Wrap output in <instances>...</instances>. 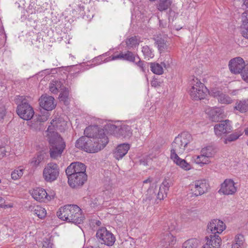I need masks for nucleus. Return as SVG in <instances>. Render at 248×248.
I'll use <instances>...</instances> for the list:
<instances>
[{"label": "nucleus", "mask_w": 248, "mask_h": 248, "mask_svg": "<svg viewBox=\"0 0 248 248\" xmlns=\"http://www.w3.org/2000/svg\"><path fill=\"white\" fill-rule=\"evenodd\" d=\"M85 136L78 140L75 146L89 153H96L103 149L108 142L104 130L97 126H90L84 130Z\"/></svg>", "instance_id": "obj_1"}, {"label": "nucleus", "mask_w": 248, "mask_h": 248, "mask_svg": "<svg viewBox=\"0 0 248 248\" xmlns=\"http://www.w3.org/2000/svg\"><path fill=\"white\" fill-rule=\"evenodd\" d=\"M55 121L52 120L51 125H49L46 133L47 139L50 145V155L52 158L57 159L61 156L62 153L65 148V144L62 138L58 133L54 131L52 127H57L55 125Z\"/></svg>", "instance_id": "obj_2"}, {"label": "nucleus", "mask_w": 248, "mask_h": 248, "mask_svg": "<svg viewBox=\"0 0 248 248\" xmlns=\"http://www.w3.org/2000/svg\"><path fill=\"white\" fill-rule=\"evenodd\" d=\"M57 215L62 220L75 224H80L84 219L81 209L77 205L68 204L62 207Z\"/></svg>", "instance_id": "obj_3"}, {"label": "nucleus", "mask_w": 248, "mask_h": 248, "mask_svg": "<svg viewBox=\"0 0 248 248\" xmlns=\"http://www.w3.org/2000/svg\"><path fill=\"white\" fill-rule=\"evenodd\" d=\"M192 140L191 135L187 132H184L178 135L171 144L170 156L182 154Z\"/></svg>", "instance_id": "obj_4"}, {"label": "nucleus", "mask_w": 248, "mask_h": 248, "mask_svg": "<svg viewBox=\"0 0 248 248\" xmlns=\"http://www.w3.org/2000/svg\"><path fill=\"white\" fill-rule=\"evenodd\" d=\"M191 87L189 91L191 98L195 100L203 99L207 91V88L197 78H193L191 83Z\"/></svg>", "instance_id": "obj_5"}, {"label": "nucleus", "mask_w": 248, "mask_h": 248, "mask_svg": "<svg viewBox=\"0 0 248 248\" xmlns=\"http://www.w3.org/2000/svg\"><path fill=\"white\" fill-rule=\"evenodd\" d=\"M59 168L55 163H48L43 170V176L45 180L52 182L56 180L59 175Z\"/></svg>", "instance_id": "obj_6"}, {"label": "nucleus", "mask_w": 248, "mask_h": 248, "mask_svg": "<svg viewBox=\"0 0 248 248\" xmlns=\"http://www.w3.org/2000/svg\"><path fill=\"white\" fill-rule=\"evenodd\" d=\"M96 237L101 244L108 246H112L115 242V236L105 227L99 229L96 233Z\"/></svg>", "instance_id": "obj_7"}, {"label": "nucleus", "mask_w": 248, "mask_h": 248, "mask_svg": "<svg viewBox=\"0 0 248 248\" xmlns=\"http://www.w3.org/2000/svg\"><path fill=\"white\" fill-rule=\"evenodd\" d=\"M231 122L229 120L221 121L214 126V131L216 135L222 139L227 134L232 131Z\"/></svg>", "instance_id": "obj_8"}, {"label": "nucleus", "mask_w": 248, "mask_h": 248, "mask_svg": "<svg viewBox=\"0 0 248 248\" xmlns=\"http://www.w3.org/2000/svg\"><path fill=\"white\" fill-rule=\"evenodd\" d=\"M16 112L19 117L25 120H31L34 114L32 108L26 102H22L17 106Z\"/></svg>", "instance_id": "obj_9"}, {"label": "nucleus", "mask_w": 248, "mask_h": 248, "mask_svg": "<svg viewBox=\"0 0 248 248\" xmlns=\"http://www.w3.org/2000/svg\"><path fill=\"white\" fill-rule=\"evenodd\" d=\"M86 167L85 165L80 162L72 163L66 169L65 173L66 175H82L83 176H87L85 173Z\"/></svg>", "instance_id": "obj_10"}, {"label": "nucleus", "mask_w": 248, "mask_h": 248, "mask_svg": "<svg viewBox=\"0 0 248 248\" xmlns=\"http://www.w3.org/2000/svg\"><path fill=\"white\" fill-rule=\"evenodd\" d=\"M226 228L224 222L218 219H213L207 225V232L210 235H218Z\"/></svg>", "instance_id": "obj_11"}, {"label": "nucleus", "mask_w": 248, "mask_h": 248, "mask_svg": "<svg viewBox=\"0 0 248 248\" xmlns=\"http://www.w3.org/2000/svg\"><path fill=\"white\" fill-rule=\"evenodd\" d=\"M111 128L114 130V134L118 138L128 140L132 135V129L130 126L127 125H122L120 127L112 125Z\"/></svg>", "instance_id": "obj_12"}, {"label": "nucleus", "mask_w": 248, "mask_h": 248, "mask_svg": "<svg viewBox=\"0 0 248 248\" xmlns=\"http://www.w3.org/2000/svg\"><path fill=\"white\" fill-rule=\"evenodd\" d=\"M32 197L39 202H46L53 198V195H49L46 190L41 187H36L31 192Z\"/></svg>", "instance_id": "obj_13"}, {"label": "nucleus", "mask_w": 248, "mask_h": 248, "mask_svg": "<svg viewBox=\"0 0 248 248\" xmlns=\"http://www.w3.org/2000/svg\"><path fill=\"white\" fill-rule=\"evenodd\" d=\"M245 64L244 60L239 57L234 58L229 62V66L230 71L234 74L241 73L244 69Z\"/></svg>", "instance_id": "obj_14"}, {"label": "nucleus", "mask_w": 248, "mask_h": 248, "mask_svg": "<svg viewBox=\"0 0 248 248\" xmlns=\"http://www.w3.org/2000/svg\"><path fill=\"white\" fill-rule=\"evenodd\" d=\"M39 104L41 107L47 111L52 110L56 106L54 97L46 95L41 96L39 99Z\"/></svg>", "instance_id": "obj_15"}, {"label": "nucleus", "mask_w": 248, "mask_h": 248, "mask_svg": "<svg viewBox=\"0 0 248 248\" xmlns=\"http://www.w3.org/2000/svg\"><path fill=\"white\" fill-rule=\"evenodd\" d=\"M68 184L72 188H78L82 186L87 180V176L81 175H67Z\"/></svg>", "instance_id": "obj_16"}, {"label": "nucleus", "mask_w": 248, "mask_h": 248, "mask_svg": "<svg viewBox=\"0 0 248 248\" xmlns=\"http://www.w3.org/2000/svg\"><path fill=\"white\" fill-rule=\"evenodd\" d=\"M194 192L196 196L202 195L207 192L209 188L208 182L205 179L199 180L194 182Z\"/></svg>", "instance_id": "obj_17"}, {"label": "nucleus", "mask_w": 248, "mask_h": 248, "mask_svg": "<svg viewBox=\"0 0 248 248\" xmlns=\"http://www.w3.org/2000/svg\"><path fill=\"white\" fill-rule=\"evenodd\" d=\"M234 185L235 184L233 180L226 179L221 184L219 192L222 193L224 195H232L236 191V187Z\"/></svg>", "instance_id": "obj_18"}, {"label": "nucleus", "mask_w": 248, "mask_h": 248, "mask_svg": "<svg viewBox=\"0 0 248 248\" xmlns=\"http://www.w3.org/2000/svg\"><path fill=\"white\" fill-rule=\"evenodd\" d=\"M176 239L169 231H166L162 234L160 245L165 248L172 247L176 243Z\"/></svg>", "instance_id": "obj_19"}, {"label": "nucleus", "mask_w": 248, "mask_h": 248, "mask_svg": "<svg viewBox=\"0 0 248 248\" xmlns=\"http://www.w3.org/2000/svg\"><path fill=\"white\" fill-rule=\"evenodd\" d=\"M210 94L217 98L218 101L221 104H229L232 102V99L230 96L217 89L212 90Z\"/></svg>", "instance_id": "obj_20"}, {"label": "nucleus", "mask_w": 248, "mask_h": 248, "mask_svg": "<svg viewBox=\"0 0 248 248\" xmlns=\"http://www.w3.org/2000/svg\"><path fill=\"white\" fill-rule=\"evenodd\" d=\"M221 240L218 235H210L202 248H219Z\"/></svg>", "instance_id": "obj_21"}, {"label": "nucleus", "mask_w": 248, "mask_h": 248, "mask_svg": "<svg viewBox=\"0 0 248 248\" xmlns=\"http://www.w3.org/2000/svg\"><path fill=\"white\" fill-rule=\"evenodd\" d=\"M130 149V145L128 143H123L119 145L114 152V157L117 160L122 158Z\"/></svg>", "instance_id": "obj_22"}, {"label": "nucleus", "mask_w": 248, "mask_h": 248, "mask_svg": "<svg viewBox=\"0 0 248 248\" xmlns=\"http://www.w3.org/2000/svg\"><path fill=\"white\" fill-rule=\"evenodd\" d=\"M170 159L182 169L187 171L191 169V166L186 160L182 159L177 155L170 156Z\"/></svg>", "instance_id": "obj_23"}, {"label": "nucleus", "mask_w": 248, "mask_h": 248, "mask_svg": "<svg viewBox=\"0 0 248 248\" xmlns=\"http://www.w3.org/2000/svg\"><path fill=\"white\" fill-rule=\"evenodd\" d=\"M117 59H122L131 62H135V61L136 60V57L132 52L127 51L125 53L121 52L118 55H112L111 56L112 60H115Z\"/></svg>", "instance_id": "obj_24"}, {"label": "nucleus", "mask_w": 248, "mask_h": 248, "mask_svg": "<svg viewBox=\"0 0 248 248\" xmlns=\"http://www.w3.org/2000/svg\"><path fill=\"white\" fill-rule=\"evenodd\" d=\"M153 181V179L152 178L149 177L148 179L145 180L143 182V188L144 187L145 188H146L147 187H148L147 190L148 194L146 195L147 197L146 198L145 201H150L155 195V194L154 192V191H153V190L150 189V188L152 184Z\"/></svg>", "instance_id": "obj_25"}, {"label": "nucleus", "mask_w": 248, "mask_h": 248, "mask_svg": "<svg viewBox=\"0 0 248 248\" xmlns=\"http://www.w3.org/2000/svg\"><path fill=\"white\" fill-rule=\"evenodd\" d=\"M169 187V183L167 180H164L160 186L159 190L157 195V198L162 200L164 197H166Z\"/></svg>", "instance_id": "obj_26"}, {"label": "nucleus", "mask_w": 248, "mask_h": 248, "mask_svg": "<svg viewBox=\"0 0 248 248\" xmlns=\"http://www.w3.org/2000/svg\"><path fill=\"white\" fill-rule=\"evenodd\" d=\"M234 110H237L241 113L248 111V100L237 101L234 107Z\"/></svg>", "instance_id": "obj_27"}, {"label": "nucleus", "mask_w": 248, "mask_h": 248, "mask_svg": "<svg viewBox=\"0 0 248 248\" xmlns=\"http://www.w3.org/2000/svg\"><path fill=\"white\" fill-rule=\"evenodd\" d=\"M151 71L156 75H162L164 71L163 67H166V64L164 62H162L161 64L156 62H151L150 63Z\"/></svg>", "instance_id": "obj_28"}, {"label": "nucleus", "mask_w": 248, "mask_h": 248, "mask_svg": "<svg viewBox=\"0 0 248 248\" xmlns=\"http://www.w3.org/2000/svg\"><path fill=\"white\" fill-rule=\"evenodd\" d=\"M207 113L209 114L210 118L212 121L217 122L220 119L222 111L220 108H211Z\"/></svg>", "instance_id": "obj_29"}, {"label": "nucleus", "mask_w": 248, "mask_h": 248, "mask_svg": "<svg viewBox=\"0 0 248 248\" xmlns=\"http://www.w3.org/2000/svg\"><path fill=\"white\" fill-rule=\"evenodd\" d=\"M155 43L157 45L158 49L160 53L168 50L169 44L164 38L157 37L155 40Z\"/></svg>", "instance_id": "obj_30"}, {"label": "nucleus", "mask_w": 248, "mask_h": 248, "mask_svg": "<svg viewBox=\"0 0 248 248\" xmlns=\"http://www.w3.org/2000/svg\"><path fill=\"white\" fill-rule=\"evenodd\" d=\"M247 14L246 13L242 14L243 25L241 27V34L244 37L248 39V18L247 17Z\"/></svg>", "instance_id": "obj_31"}, {"label": "nucleus", "mask_w": 248, "mask_h": 248, "mask_svg": "<svg viewBox=\"0 0 248 248\" xmlns=\"http://www.w3.org/2000/svg\"><path fill=\"white\" fill-rule=\"evenodd\" d=\"M61 93L59 95V99L61 101L63 102L65 105H67L69 104V91L68 88L65 87L61 89Z\"/></svg>", "instance_id": "obj_32"}, {"label": "nucleus", "mask_w": 248, "mask_h": 248, "mask_svg": "<svg viewBox=\"0 0 248 248\" xmlns=\"http://www.w3.org/2000/svg\"><path fill=\"white\" fill-rule=\"evenodd\" d=\"M171 3L172 1L170 0H159L156 8L161 12L166 11L170 7Z\"/></svg>", "instance_id": "obj_33"}, {"label": "nucleus", "mask_w": 248, "mask_h": 248, "mask_svg": "<svg viewBox=\"0 0 248 248\" xmlns=\"http://www.w3.org/2000/svg\"><path fill=\"white\" fill-rule=\"evenodd\" d=\"M242 133L240 132H235L233 133L228 135V136H225V137L223 138V141L224 144H228L229 142L234 141L237 140L241 136Z\"/></svg>", "instance_id": "obj_34"}, {"label": "nucleus", "mask_w": 248, "mask_h": 248, "mask_svg": "<svg viewBox=\"0 0 248 248\" xmlns=\"http://www.w3.org/2000/svg\"><path fill=\"white\" fill-rule=\"evenodd\" d=\"M201 152L204 155V156L209 159L212 157L216 153V150L212 146H208L202 148Z\"/></svg>", "instance_id": "obj_35"}, {"label": "nucleus", "mask_w": 248, "mask_h": 248, "mask_svg": "<svg viewBox=\"0 0 248 248\" xmlns=\"http://www.w3.org/2000/svg\"><path fill=\"white\" fill-rule=\"evenodd\" d=\"M199 241L195 238L190 239L185 241L183 244V248H196Z\"/></svg>", "instance_id": "obj_36"}, {"label": "nucleus", "mask_w": 248, "mask_h": 248, "mask_svg": "<svg viewBox=\"0 0 248 248\" xmlns=\"http://www.w3.org/2000/svg\"><path fill=\"white\" fill-rule=\"evenodd\" d=\"M194 161L196 164H201V166L207 164L209 162V158L204 156V155L201 152L200 155L195 156Z\"/></svg>", "instance_id": "obj_37"}, {"label": "nucleus", "mask_w": 248, "mask_h": 248, "mask_svg": "<svg viewBox=\"0 0 248 248\" xmlns=\"http://www.w3.org/2000/svg\"><path fill=\"white\" fill-rule=\"evenodd\" d=\"M140 40L136 36L132 37L126 41V44L128 48L135 47L139 45Z\"/></svg>", "instance_id": "obj_38"}, {"label": "nucleus", "mask_w": 248, "mask_h": 248, "mask_svg": "<svg viewBox=\"0 0 248 248\" xmlns=\"http://www.w3.org/2000/svg\"><path fill=\"white\" fill-rule=\"evenodd\" d=\"M33 212L40 218H44L46 214L45 209L39 206H37L35 207Z\"/></svg>", "instance_id": "obj_39"}, {"label": "nucleus", "mask_w": 248, "mask_h": 248, "mask_svg": "<svg viewBox=\"0 0 248 248\" xmlns=\"http://www.w3.org/2000/svg\"><path fill=\"white\" fill-rule=\"evenodd\" d=\"M142 52L145 58L149 59L154 57V54L148 46H145L142 47Z\"/></svg>", "instance_id": "obj_40"}, {"label": "nucleus", "mask_w": 248, "mask_h": 248, "mask_svg": "<svg viewBox=\"0 0 248 248\" xmlns=\"http://www.w3.org/2000/svg\"><path fill=\"white\" fill-rule=\"evenodd\" d=\"M245 239L242 235H238L235 237V243L236 245H238L240 248H244L245 247Z\"/></svg>", "instance_id": "obj_41"}, {"label": "nucleus", "mask_w": 248, "mask_h": 248, "mask_svg": "<svg viewBox=\"0 0 248 248\" xmlns=\"http://www.w3.org/2000/svg\"><path fill=\"white\" fill-rule=\"evenodd\" d=\"M23 174V169H17L13 171L11 173V177L13 180H17Z\"/></svg>", "instance_id": "obj_42"}, {"label": "nucleus", "mask_w": 248, "mask_h": 248, "mask_svg": "<svg viewBox=\"0 0 248 248\" xmlns=\"http://www.w3.org/2000/svg\"><path fill=\"white\" fill-rule=\"evenodd\" d=\"M44 156L42 155H38L36 157L32 158L31 164L34 166H37L42 161Z\"/></svg>", "instance_id": "obj_43"}, {"label": "nucleus", "mask_w": 248, "mask_h": 248, "mask_svg": "<svg viewBox=\"0 0 248 248\" xmlns=\"http://www.w3.org/2000/svg\"><path fill=\"white\" fill-rule=\"evenodd\" d=\"M136 60L137 59L138 61L135 62L136 65L139 66L142 72H145V66L144 65V62L140 60V57L138 56H135Z\"/></svg>", "instance_id": "obj_44"}, {"label": "nucleus", "mask_w": 248, "mask_h": 248, "mask_svg": "<svg viewBox=\"0 0 248 248\" xmlns=\"http://www.w3.org/2000/svg\"><path fill=\"white\" fill-rule=\"evenodd\" d=\"M242 79L248 83V64H246L244 69L241 73Z\"/></svg>", "instance_id": "obj_45"}, {"label": "nucleus", "mask_w": 248, "mask_h": 248, "mask_svg": "<svg viewBox=\"0 0 248 248\" xmlns=\"http://www.w3.org/2000/svg\"><path fill=\"white\" fill-rule=\"evenodd\" d=\"M52 244L48 239L44 240L43 242L42 248H52Z\"/></svg>", "instance_id": "obj_46"}, {"label": "nucleus", "mask_w": 248, "mask_h": 248, "mask_svg": "<svg viewBox=\"0 0 248 248\" xmlns=\"http://www.w3.org/2000/svg\"><path fill=\"white\" fill-rule=\"evenodd\" d=\"M50 91L53 93H57V87L55 86L53 81H52L49 84V86Z\"/></svg>", "instance_id": "obj_47"}, {"label": "nucleus", "mask_w": 248, "mask_h": 248, "mask_svg": "<svg viewBox=\"0 0 248 248\" xmlns=\"http://www.w3.org/2000/svg\"><path fill=\"white\" fill-rule=\"evenodd\" d=\"M5 115V108L2 105H0V120L3 118Z\"/></svg>", "instance_id": "obj_48"}, {"label": "nucleus", "mask_w": 248, "mask_h": 248, "mask_svg": "<svg viewBox=\"0 0 248 248\" xmlns=\"http://www.w3.org/2000/svg\"><path fill=\"white\" fill-rule=\"evenodd\" d=\"M52 81H53L55 86L57 87V93H58L60 89H62V83L61 81H58V80H52Z\"/></svg>", "instance_id": "obj_49"}, {"label": "nucleus", "mask_w": 248, "mask_h": 248, "mask_svg": "<svg viewBox=\"0 0 248 248\" xmlns=\"http://www.w3.org/2000/svg\"><path fill=\"white\" fill-rule=\"evenodd\" d=\"M47 120V118L45 116H40L39 118H38V121L40 122H43Z\"/></svg>", "instance_id": "obj_50"}, {"label": "nucleus", "mask_w": 248, "mask_h": 248, "mask_svg": "<svg viewBox=\"0 0 248 248\" xmlns=\"http://www.w3.org/2000/svg\"><path fill=\"white\" fill-rule=\"evenodd\" d=\"M159 25L160 26H161L163 28H165L167 26V23L166 22L164 23L161 20H159Z\"/></svg>", "instance_id": "obj_51"}, {"label": "nucleus", "mask_w": 248, "mask_h": 248, "mask_svg": "<svg viewBox=\"0 0 248 248\" xmlns=\"http://www.w3.org/2000/svg\"><path fill=\"white\" fill-rule=\"evenodd\" d=\"M238 92V90H233L230 93V94L232 95H235Z\"/></svg>", "instance_id": "obj_52"}, {"label": "nucleus", "mask_w": 248, "mask_h": 248, "mask_svg": "<svg viewBox=\"0 0 248 248\" xmlns=\"http://www.w3.org/2000/svg\"><path fill=\"white\" fill-rule=\"evenodd\" d=\"M4 203V199L0 197V206L2 207V204Z\"/></svg>", "instance_id": "obj_53"}, {"label": "nucleus", "mask_w": 248, "mask_h": 248, "mask_svg": "<svg viewBox=\"0 0 248 248\" xmlns=\"http://www.w3.org/2000/svg\"><path fill=\"white\" fill-rule=\"evenodd\" d=\"M244 132L246 135L248 136V126L245 129Z\"/></svg>", "instance_id": "obj_54"}, {"label": "nucleus", "mask_w": 248, "mask_h": 248, "mask_svg": "<svg viewBox=\"0 0 248 248\" xmlns=\"http://www.w3.org/2000/svg\"><path fill=\"white\" fill-rule=\"evenodd\" d=\"M244 4L248 7V0H244Z\"/></svg>", "instance_id": "obj_55"}, {"label": "nucleus", "mask_w": 248, "mask_h": 248, "mask_svg": "<svg viewBox=\"0 0 248 248\" xmlns=\"http://www.w3.org/2000/svg\"><path fill=\"white\" fill-rule=\"evenodd\" d=\"M100 222L99 221H98V222L97 223V225H99V224H100Z\"/></svg>", "instance_id": "obj_56"}, {"label": "nucleus", "mask_w": 248, "mask_h": 248, "mask_svg": "<svg viewBox=\"0 0 248 248\" xmlns=\"http://www.w3.org/2000/svg\"><path fill=\"white\" fill-rule=\"evenodd\" d=\"M4 155H5V154H3L2 155V156H4Z\"/></svg>", "instance_id": "obj_57"}, {"label": "nucleus", "mask_w": 248, "mask_h": 248, "mask_svg": "<svg viewBox=\"0 0 248 248\" xmlns=\"http://www.w3.org/2000/svg\"><path fill=\"white\" fill-rule=\"evenodd\" d=\"M1 153H2V154H4V152H1Z\"/></svg>", "instance_id": "obj_58"}, {"label": "nucleus", "mask_w": 248, "mask_h": 248, "mask_svg": "<svg viewBox=\"0 0 248 248\" xmlns=\"http://www.w3.org/2000/svg\"><path fill=\"white\" fill-rule=\"evenodd\" d=\"M1 153H2V154H4V152H1Z\"/></svg>", "instance_id": "obj_59"}]
</instances>
